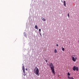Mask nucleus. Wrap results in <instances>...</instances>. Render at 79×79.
<instances>
[{"mask_svg":"<svg viewBox=\"0 0 79 79\" xmlns=\"http://www.w3.org/2000/svg\"><path fill=\"white\" fill-rule=\"evenodd\" d=\"M68 79H74V78L73 77H71L69 76H68Z\"/></svg>","mask_w":79,"mask_h":79,"instance_id":"nucleus-5","label":"nucleus"},{"mask_svg":"<svg viewBox=\"0 0 79 79\" xmlns=\"http://www.w3.org/2000/svg\"><path fill=\"white\" fill-rule=\"evenodd\" d=\"M72 58L73 61H74V62H76V60H77V58L75 57V58L73 56L72 57Z\"/></svg>","mask_w":79,"mask_h":79,"instance_id":"nucleus-4","label":"nucleus"},{"mask_svg":"<svg viewBox=\"0 0 79 79\" xmlns=\"http://www.w3.org/2000/svg\"><path fill=\"white\" fill-rule=\"evenodd\" d=\"M54 52L55 53H57V50H56V49H55L54 50Z\"/></svg>","mask_w":79,"mask_h":79,"instance_id":"nucleus-9","label":"nucleus"},{"mask_svg":"<svg viewBox=\"0 0 79 79\" xmlns=\"http://www.w3.org/2000/svg\"><path fill=\"white\" fill-rule=\"evenodd\" d=\"M76 69L77 71H78V70H79V68L77 67H76V66H74L73 68V71H76Z\"/></svg>","mask_w":79,"mask_h":79,"instance_id":"nucleus-3","label":"nucleus"},{"mask_svg":"<svg viewBox=\"0 0 79 79\" xmlns=\"http://www.w3.org/2000/svg\"><path fill=\"white\" fill-rule=\"evenodd\" d=\"M56 46H57V47H58V44H56Z\"/></svg>","mask_w":79,"mask_h":79,"instance_id":"nucleus-18","label":"nucleus"},{"mask_svg":"<svg viewBox=\"0 0 79 79\" xmlns=\"http://www.w3.org/2000/svg\"><path fill=\"white\" fill-rule=\"evenodd\" d=\"M45 61L46 63H47V60H45Z\"/></svg>","mask_w":79,"mask_h":79,"instance_id":"nucleus-17","label":"nucleus"},{"mask_svg":"<svg viewBox=\"0 0 79 79\" xmlns=\"http://www.w3.org/2000/svg\"><path fill=\"white\" fill-rule=\"evenodd\" d=\"M49 66L51 69V70L52 73L53 74H55V69H54V66L53 64L52 63H51L49 64Z\"/></svg>","mask_w":79,"mask_h":79,"instance_id":"nucleus-1","label":"nucleus"},{"mask_svg":"<svg viewBox=\"0 0 79 79\" xmlns=\"http://www.w3.org/2000/svg\"><path fill=\"white\" fill-rule=\"evenodd\" d=\"M42 20L43 21H46V19H44V18L43 17H42L41 18Z\"/></svg>","mask_w":79,"mask_h":79,"instance_id":"nucleus-6","label":"nucleus"},{"mask_svg":"<svg viewBox=\"0 0 79 79\" xmlns=\"http://www.w3.org/2000/svg\"><path fill=\"white\" fill-rule=\"evenodd\" d=\"M64 6H66V1H64Z\"/></svg>","mask_w":79,"mask_h":79,"instance_id":"nucleus-7","label":"nucleus"},{"mask_svg":"<svg viewBox=\"0 0 79 79\" xmlns=\"http://www.w3.org/2000/svg\"><path fill=\"white\" fill-rule=\"evenodd\" d=\"M60 76L58 75V77H59Z\"/></svg>","mask_w":79,"mask_h":79,"instance_id":"nucleus-21","label":"nucleus"},{"mask_svg":"<svg viewBox=\"0 0 79 79\" xmlns=\"http://www.w3.org/2000/svg\"><path fill=\"white\" fill-rule=\"evenodd\" d=\"M24 73H25V70H23Z\"/></svg>","mask_w":79,"mask_h":79,"instance_id":"nucleus-14","label":"nucleus"},{"mask_svg":"<svg viewBox=\"0 0 79 79\" xmlns=\"http://www.w3.org/2000/svg\"><path fill=\"white\" fill-rule=\"evenodd\" d=\"M67 75L68 76H71V75H70V73H69V72H68L67 73Z\"/></svg>","mask_w":79,"mask_h":79,"instance_id":"nucleus-10","label":"nucleus"},{"mask_svg":"<svg viewBox=\"0 0 79 79\" xmlns=\"http://www.w3.org/2000/svg\"><path fill=\"white\" fill-rule=\"evenodd\" d=\"M23 70H25V69H24V65L23 66Z\"/></svg>","mask_w":79,"mask_h":79,"instance_id":"nucleus-11","label":"nucleus"},{"mask_svg":"<svg viewBox=\"0 0 79 79\" xmlns=\"http://www.w3.org/2000/svg\"><path fill=\"white\" fill-rule=\"evenodd\" d=\"M40 35L41 36H42V35L40 33Z\"/></svg>","mask_w":79,"mask_h":79,"instance_id":"nucleus-19","label":"nucleus"},{"mask_svg":"<svg viewBox=\"0 0 79 79\" xmlns=\"http://www.w3.org/2000/svg\"><path fill=\"white\" fill-rule=\"evenodd\" d=\"M34 73H35L36 75L39 76L40 74H39V69L37 67H35V69H34Z\"/></svg>","mask_w":79,"mask_h":79,"instance_id":"nucleus-2","label":"nucleus"},{"mask_svg":"<svg viewBox=\"0 0 79 79\" xmlns=\"http://www.w3.org/2000/svg\"><path fill=\"white\" fill-rule=\"evenodd\" d=\"M68 16L69 18V13L68 14Z\"/></svg>","mask_w":79,"mask_h":79,"instance_id":"nucleus-12","label":"nucleus"},{"mask_svg":"<svg viewBox=\"0 0 79 79\" xmlns=\"http://www.w3.org/2000/svg\"><path fill=\"white\" fill-rule=\"evenodd\" d=\"M62 48H63V47H62Z\"/></svg>","mask_w":79,"mask_h":79,"instance_id":"nucleus-22","label":"nucleus"},{"mask_svg":"<svg viewBox=\"0 0 79 79\" xmlns=\"http://www.w3.org/2000/svg\"><path fill=\"white\" fill-rule=\"evenodd\" d=\"M39 31L40 32H41V29H39Z\"/></svg>","mask_w":79,"mask_h":79,"instance_id":"nucleus-15","label":"nucleus"},{"mask_svg":"<svg viewBox=\"0 0 79 79\" xmlns=\"http://www.w3.org/2000/svg\"><path fill=\"white\" fill-rule=\"evenodd\" d=\"M24 76H26V74H23Z\"/></svg>","mask_w":79,"mask_h":79,"instance_id":"nucleus-16","label":"nucleus"},{"mask_svg":"<svg viewBox=\"0 0 79 79\" xmlns=\"http://www.w3.org/2000/svg\"><path fill=\"white\" fill-rule=\"evenodd\" d=\"M26 70L27 71V69H26Z\"/></svg>","mask_w":79,"mask_h":79,"instance_id":"nucleus-20","label":"nucleus"},{"mask_svg":"<svg viewBox=\"0 0 79 79\" xmlns=\"http://www.w3.org/2000/svg\"><path fill=\"white\" fill-rule=\"evenodd\" d=\"M62 51H64V48H62Z\"/></svg>","mask_w":79,"mask_h":79,"instance_id":"nucleus-13","label":"nucleus"},{"mask_svg":"<svg viewBox=\"0 0 79 79\" xmlns=\"http://www.w3.org/2000/svg\"><path fill=\"white\" fill-rule=\"evenodd\" d=\"M35 28L36 29H38V27H37V25H35Z\"/></svg>","mask_w":79,"mask_h":79,"instance_id":"nucleus-8","label":"nucleus"}]
</instances>
